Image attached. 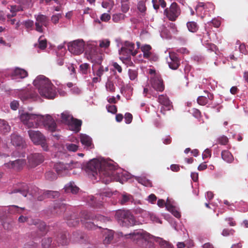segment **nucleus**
Masks as SVG:
<instances>
[{
	"label": "nucleus",
	"instance_id": "6ab92c4d",
	"mask_svg": "<svg viewBox=\"0 0 248 248\" xmlns=\"http://www.w3.org/2000/svg\"><path fill=\"white\" fill-rule=\"evenodd\" d=\"M91 220H94L93 217L91 216L88 212H83L81 213L80 221L82 224L88 229H95L96 226Z\"/></svg>",
	"mask_w": 248,
	"mask_h": 248
},
{
	"label": "nucleus",
	"instance_id": "bf43d9fd",
	"mask_svg": "<svg viewBox=\"0 0 248 248\" xmlns=\"http://www.w3.org/2000/svg\"><path fill=\"white\" fill-rule=\"evenodd\" d=\"M10 10V12L12 13V14H16V13L17 12L23 10V8L19 6L12 5L11 6Z\"/></svg>",
	"mask_w": 248,
	"mask_h": 248
},
{
	"label": "nucleus",
	"instance_id": "0eeeda50",
	"mask_svg": "<svg viewBox=\"0 0 248 248\" xmlns=\"http://www.w3.org/2000/svg\"><path fill=\"white\" fill-rule=\"evenodd\" d=\"M115 218L123 226H132L136 224L134 217L131 212L125 210H119L115 213Z\"/></svg>",
	"mask_w": 248,
	"mask_h": 248
},
{
	"label": "nucleus",
	"instance_id": "ea45409f",
	"mask_svg": "<svg viewBox=\"0 0 248 248\" xmlns=\"http://www.w3.org/2000/svg\"><path fill=\"white\" fill-rule=\"evenodd\" d=\"M65 209V204L57 202L55 203V205L54 206V211L53 212H55L57 214H60L62 212H63Z\"/></svg>",
	"mask_w": 248,
	"mask_h": 248
},
{
	"label": "nucleus",
	"instance_id": "473e14b6",
	"mask_svg": "<svg viewBox=\"0 0 248 248\" xmlns=\"http://www.w3.org/2000/svg\"><path fill=\"white\" fill-rule=\"evenodd\" d=\"M16 16V14H8L7 15V21L10 22L11 25H15V28L16 30H18L21 25L20 21L16 18H12V17Z\"/></svg>",
	"mask_w": 248,
	"mask_h": 248
},
{
	"label": "nucleus",
	"instance_id": "c85d7f7f",
	"mask_svg": "<svg viewBox=\"0 0 248 248\" xmlns=\"http://www.w3.org/2000/svg\"><path fill=\"white\" fill-rule=\"evenodd\" d=\"M11 143L15 146H21L23 145V140L22 138L16 133H14L11 135Z\"/></svg>",
	"mask_w": 248,
	"mask_h": 248
},
{
	"label": "nucleus",
	"instance_id": "aec40b11",
	"mask_svg": "<svg viewBox=\"0 0 248 248\" xmlns=\"http://www.w3.org/2000/svg\"><path fill=\"white\" fill-rule=\"evenodd\" d=\"M158 101L162 106L160 108V112L163 114H165L166 111L170 110L172 107L171 103L170 102L168 97L164 94L160 95L158 96Z\"/></svg>",
	"mask_w": 248,
	"mask_h": 248
},
{
	"label": "nucleus",
	"instance_id": "774afa93",
	"mask_svg": "<svg viewBox=\"0 0 248 248\" xmlns=\"http://www.w3.org/2000/svg\"><path fill=\"white\" fill-rule=\"evenodd\" d=\"M157 198L154 194H151L148 196L146 200L150 203L153 204L156 201Z\"/></svg>",
	"mask_w": 248,
	"mask_h": 248
},
{
	"label": "nucleus",
	"instance_id": "f704fd0d",
	"mask_svg": "<svg viewBox=\"0 0 248 248\" xmlns=\"http://www.w3.org/2000/svg\"><path fill=\"white\" fill-rule=\"evenodd\" d=\"M160 36L163 39H170L171 38L172 34L167 27L163 26L160 31Z\"/></svg>",
	"mask_w": 248,
	"mask_h": 248
},
{
	"label": "nucleus",
	"instance_id": "a211bd4d",
	"mask_svg": "<svg viewBox=\"0 0 248 248\" xmlns=\"http://www.w3.org/2000/svg\"><path fill=\"white\" fill-rule=\"evenodd\" d=\"M150 83L153 89L156 91L162 92L164 89L163 81L159 75H155L150 77Z\"/></svg>",
	"mask_w": 248,
	"mask_h": 248
},
{
	"label": "nucleus",
	"instance_id": "c9c22d12",
	"mask_svg": "<svg viewBox=\"0 0 248 248\" xmlns=\"http://www.w3.org/2000/svg\"><path fill=\"white\" fill-rule=\"evenodd\" d=\"M61 118L62 122L67 125L71 122V121L74 118L70 113L67 111L62 112L61 114Z\"/></svg>",
	"mask_w": 248,
	"mask_h": 248
},
{
	"label": "nucleus",
	"instance_id": "e2e57ef3",
	"mask_svg": "<svg viewBox=\"0 0 248 248\" xmlns=\"http://www.w3.org/2000/svg\"><path fill=\"white\" fill-rule=\"evenodd\" d=\"M207 99L206 97L201 96L197 98V102L201 105H205L207 102Z\"/></svg>",
	"mask_w": 248,
	"mask_h": 248
},
{
	"label": "nucleus",
	"instance_id": "de8ad7c7",
	"mask_svg": "<svg viewBox=\"0 0 248 248\" xmlns=\"http://www.w3.org/2000/svg\"><path fill=\"white\" fill-rule=\"evenodd\" d=\"M67 223L69 226H76L79 223V219L75 216H73L70 218L67 219Z\"/></svg>",
	"mask_w": 248,
	"mask_h": 248
},
{
	"label": "nucleus",
	"instance_id": "dca6fc26",
	"mask_svg": "<svg viewBox=\"0 0 248 248\" xmlns=\"http://www.w3.org/2000/svg\"><path fill=\"white\" fill-rule=\"evenodd\" d=\"M167 17L171 21H175L180 15V9L175 2L172 3L169 9H166L165 10Z\"/></svg>",
	"mask_w": 248,
	"mask_h": 248
},
{
	"label": "nucleus",
	"instance_id": "393cba45",
	"mask_svg": "<svg viewBox=\"0 0 248 248\" xmlns=\"http://www.w3.org/2000/svg\"><path fill=\"white\" fill-rule=\"evenodd\" d=\"M80 140L82 144L87 149H91L93 148L92 139L88 135L84 134L80 135Z\"/></svg>",
	"mask_w": 248,
	"mask_h": 248
},
{
	"label": "nucleus",
	"instance_id": "338daca9",
	"mask_svg": "<svg viewBox=\"0 0 248 248\" xmlns=\"http://www.w3.org/2000/svg\"><path fill=\"white\" fill-rule=\"evenodd\" d=\"M190 112L196 118H199L201 117V112L198 109L193 108L190 110Z\"/></svg>",
	"mask_w": 248,
	"mask_h": 248
},
{
	"label": "nucleus",
	"instance_id": "5fc2aeb1",
	"mask_svg": "<svg viewBox=\"0 0 248 248\" xmlns=\"http://www.w3.org/2000/svg\"><path fill=\"white\" fill-rule=\"evenodd\" d=\"M138 8L141 12H144L146 11V8L144 0H141L139 1L138 4Z\"/></svg>",
	"mask_w": 248,
	"mask_h": 248
},
{
	"label": "nucleus",
	"instance_id": "603ef678",
	"mask_svg": "<svg viewBox=\"0 0 248 248\" xmlns=\"http://www.w3.org/2000/svg\"><path fill=\"white\" fill-rule=\"evenodd\" d=\"M90 68V65L87 63H84L80 65V70L83 74H87Z\"/></svg>",
	"mask_w": 248,
	"mask_h": 248
},
{
	"label": "nucleus",
	"instance_id": "6e6d98bb",
	"mask_svg": "<svg viewBox=\"0 0 248 248\" xmlns=\"http://www.w3.org/2000/svg\"><path fill=\"white\" fill-rule=\"evenodd\" d=\"M106 88L108 91L113 92L115 91L114 84L111 81L108 80L106 84Z\"/></svg>",
	"mask_w": 248,
	"mask_h": 248
},
{
	"label": "nucleus",
	"instance_id": "09e8293b",
	"mask_svg": "<svg viewBox=\"0 0 248 248\" xmlns=\"http://www.w3.org/2000/svg\"><path fill=\"white\" fill-rule=\"evenodd\" d=\"M114 5L113 1L111 0H104L102 2V6L104 8L108 9V12L112 9Z\"/></svg>",
	"mask_w": 248,
	"mask_h": 248
},
{
	"label": "nucleus",
	"instance_id": "79ce46f5",
	"mask_svg": "<svg viewBox=\"0 0 248 248\" xmlns=\"http://www.w3.org/2000/svg\"><path fill=\"white\" fill-rule=\"evenodd\" d=\"M188 31L192 32H196L198 30L197 23L194 21L188 22L186 24Z\"/></svg>",
	"mask_w": 248,
	"mask_h": 248
},
{
	"label": "nucleus",
	"instance_id": "c03bdc74",
	"mask_svg": "<svg viewBox=\"0 0 248 248\" xmlns=\"http://www.w3.org/2000/svg\"><path fill=\"white\" fill-rule=\"evenodd\" d=\"M146 216L149 217L150 220L154 223H162L161 220L159 219V218L154 213L149 212L146 215Z\"/></svg>",
	"mask_w": 248,
	"mask_h": 248
},
{
	"label": "nucleus",
	"instance_id": "4c0bfd02",
	"mask_svg": "<svg viewBox=\"0 0 248 248\" xmlns=\"http://www.w3.org/2000/svg\"><path fill=\"white\" fill-rule=\"evenodd\" d=\"M202 83L206 84L208 89H215L217 86V82L212 78L203 79Z\"/></svg>",
	"mask_w": 248,
	"mask_h": 248
},
{
	"label": "nucleus",
	"instance_id": "ddd939ff",
	"mask_svg": "<svg viewBox=\"0 0 248 248\" xmlns=\"http://www.w3.org/2000/svg\"><path fill=\"white\" fill-rule=\"evenodd\" d=\"M85 46V42L82 39H77L68 44V49L72 54L78 55L83 53Z\"/></svg>",
	"mask_w": 248,
	"mask_h": 248
},
{
	"label": "nucleus",
	"instance_id": "412c9836",
	"mask_svg": "<svg viewBox=\"0 0 248 248\" xmlns=\"http://www.w3.org/2000/svg\"><path fill=\"white\" fill-rule=\"evenodd\" d=\"M28 159L29 166L34 168L43 162L44 156L41 154L34 153L29 155Z\"/></svg>",
	"mask_w": 248,
	"mask_h": 248
},
{
	"label": "nucleus",
	"instance_id": "b1692460",
	"mask_svg": "<svg viewBox=\"0 0 248 248\" xmlns=\"http://www.w3.org/2000/svg\"><path fill=\"white\" fill-rule=\"evenodd\" d=\"M38 194H41V196H37L35 194L34 196L37 198L38 201H42L45 198H55L59 196V193L57 191H46L38 190Z\"/></svg>",
	"mask_w": 248,
	"mask_h": 248
},
{
	"label": "nucleus",
	"instance_id": "a19ab883",
	"mask_svg": "<svg viewBox=\"0 0 248 248\" xmlns=\"http://www.w3.org/2000/svg\"><path fill=\"white\" fill-rule=\"evenodd\" d=\"M86 200L89 204L93 207H99L102 205L101 202H96L95 201L94 198L93 196H88Z\"/></svg>",
	"mask_w": 248,
	"mask_h": 248
},
{
	"label": "nucleus",
	"instance_id": "13d9d810",
	"mask_svg": "<svg viewBox=\"0 0 248 248\" xmlns=\"http://www.w3.org/2000/svg\"><path fill=\"white\" fill-rule=\"evenodd\" d=\"M52 242L50 238H44L42 240V246L43 248H48Z\"/></svg>",
	"mask_w": 248,
	"mask_h": 248
},
{
	"label": "nucleus",
	"instance_id": "a18cd8bd",
	"mask_svg": "<svg viewBox=\"0 0 248 248\" xmlns=\"http://www.w3.org/2000/svg\"><path fill=\"white\" fill-rule=\"evenodd\" d=\"M137 180L139 182V183L142 184V185L148 186L151 187L152 186V183L151 182L146 178L144 177H137Z\"/></svg>",
	"mask_w": 248,
	"mask_h": 248
},
{
	"label": "nucleus",
	"instance_id": "39448f33",
	"mask_svg": "<svg viewBox=\"0 0 248 248\" xmlns=\"http://www.w3.org/2000/svg\"><path fill=\"white\" fill-rule=\"evenodd\" d=\"M97 43L95 41H89L86 44L85 57L93 64H101L103 60L102 54L97 47Z\"/></svg>",
	"mask_w": 248,
	"mask_h": 248
},
{
	"label": "nucleus",
	"instance_id": "49530a36",
	"mask_svg": "<svg viewBox=\"0 0 248 248\" xmlns=\"http://www.w3.org/2000/svg\"><path fill=\"white\" fill-rule=\"evenodd\" d=\"M99 46L104 49L108 48L110 46V41L108 39H105L99 41Z\"/></svg>",
	"mask_w": 248,
	"mask_h": 248
},
{
	"label": "nucleus",
	"instance_id": "1a4fd4ad",
	"mask_svg": "<svg viewBox=\"0 0 248 248\" xmlns=\"http://www.w3.org/2000/svg\"><path fill=\"white\" fill-rule=\"evenodd\" d=\"M164 205H165L167 210L170 212L174 217L178 218L181 217L179 208L176 206V203L173 200L168 198L166 202L163 200H158L157 205L159 207H163Z\"/></svg>",
	"mask_w": 248,
	"mask_h": 248
},
{
	"label": "nucleus",
	"instance_id": "5701e85b",
	"mask_svg": "<svg viewBox=\"0 0 248 248\" xmlns=\"http://www.w3.org/2000/svg\"><path fill=\"white\" fill-rule=\"evenodd\" d=\"M166 60L169 67L173 70L176 69L180 64V61L174 53L170 52L169 56L166 58Z\"/></svg>",
	"mask_w": 248,
	"mask_h": 248
},
{
	"label": "nucleus",
	"instance_id": "423d86ee",
	"mask_svg": "<svg viewBox=\"0 0 248 248\" xmlns=\"http://www.w3.org/2000/svg\"><path fill=\"white\" fill-rule=\"evenodd\" d=\"M115 41L117 46L121 48L119 49V52L120 55H126L127 56L132 55L135 56L137 53V49L140 46V43L137 42V48H135V44L129 41L122 42L120 39H116Z\"/></svg>",
	"mask_w": 248,
	"mask_h": 248
},
{
	"label": "nucleus",
	"instance_id": "69168bd1",
	"mask_svg": "<svg viewBox=\"0 0 248 248\" xmlns=\"http://www.w3.org/2000/svg\"><path fill=\"white\" fill-rule=\"evenodd\" d=\"M19 106V102L17 100H13L10 103V108L14 110H17Z\"/></svg>",
	"mask_w": 248,
	"mask_h": 248
},
{
	"label": "nucleus",
	"instance_id": "f257e3e1",
	"mask_svg": "<svg viewBox=\"0 0 248 248\" xmlns=\"http://www.w3.org/2000/svg\"><path fill=\"white\" fill-rule=\"evenodd\" d=\"M87 168L92 173V179L101 181L106 184L113 180L123 183L130 178V174L122 169L118 168L113 161L102 157L91 160L87 163Z\"/></svg>",
	"mask_w": 248,
	"mask_h": 248
},
{
	"label": "nucleus",
	"instance_id": "20e7f679",
	"mask_svg": "<svg viewBox=\"0 0 248 248\" xmlns=\"http://www.w3.org/2000/svg\"><path fill=\"white\" fill-rule=\"evenodd\" d=\"M33 84L43 97L53 99L57 95L56 87L48 78L44 75L37 76L33 81Z\"/></svg>",
	"mask_w": 248,
	"mask_h": 248
},
{
	"label": "nucleus",
	"instance_id": "2eb2a0df",
	"mask_svg": "<svg viewBox=\"0 0 248 248\" xmlns=\"http://www.w3.org/2000/svg\"><path fill=\"white\" fill-rule=\"evenodd\" d=\"M21 100L24 101H34L39 98L38 94L31 88L22 90L19 94Z\"/></svg>",
	"mask_w": 248,
	"mask_h": 248
},
{
	"label": "nucleus",
	"instance_id": "7c9ffc66",
	"mask_svg": "<svg viewBox=\"0 0 248 248\" xmlns=\"http://www.w3.org/2000/svg\"><path fill=\"white\" fill-rule=\"evenodd\" d=\"M221 158L228 163H232L234 160L232 154L228 150H223L221 152Z\"/></svg>",
	"mask_w": 248,
	"mask_h": 248
},
{
	"label": "nucleus",
	"instance_id": "6e6552de",
	"mask_svg": "<svg viewBox=\"0 0 248 248\" xmlns=\"http://www.w3.org/2000/svg\"><path fill=\"white\" fill-rule=\"evenodd\" d=\"M28 134L31 140L36 145H40L45 151H48V146L46 137L39 131L30 130Z\"/></svg>",
	"mask_w": 248,
	"mask_h": 248
},
{
	"label": "nucleus",
	"instance_id": "4d7b16f0",
	"mask_svg": "<svg viewBox=\"0 0 248 248\" xmlns=\"http://www.w3.org/2000/svg\"><path fill=\"white\" fill-rule=\"evenodd\" d=\"M172 34H175L177 32V27L173 23H170L167 27Z\"/></svg>",
	"mask_w": 248,
	"mask_h": 248
},
{
	"label": "nucleus",
	"instance_id": "c756f323",
	"mask_svg": "<svg viewBox=\"0 0 248 248\" xmlns=\"http://www.w3.org/2000/svg\"><path fill=\"white\" fill-rule=\"evenodd\" d=\"M121 93L125 96L126 99H130L133 93V88L130 84H126L124 86L121 90Z\"/></svg>",
	"mask_w": 248,
	"mask_h": 248
},
{
	"label": "nucleus",
	"instance_id": "72a5a7b5",
	"mask_svg": "<svg viewBox=\"0 0 248 248\" xmlns=\"http://www.w3.org/2000/svg\"><path fill=\"white\" fill-rule=\"evenodd\" d=\"M7 208H8V213L11 214H22L25 210L24 208H21L14 205L9 206L7 207Z\"/></svg>",
	"mask_w": 248,
	"mask_h": 248
},
{
	"label": "nucleus",
	"instance_id": "58836bf2",
	"mask_svg": "<svg viewBox=\"0 0 248 248\" xmlns=\"http://www.w3.org/2000/svg\"><path fill=\"white\" fill-rule=\"evenodd\" d=\"M151 47L150 45H145L141 47V50L143 52V57L146 59H149L151 54Z\"/></svg>",
	"mask_w": 248,
	"mask_h": 248
},
{
	"label": "nucleus",
	"instance_id": "bb28decb",
	"mask_svg": "<svg viewBox=\"0 0 248 248\" xmlns=\"http://www.w3.org/2000/svg\"><path fill=\"white\" fill-rule=\"evenodd\" d=\"M64 189L66 193H71L74 194L77 193L79 189L73 182H70L66 184Z\"/></svg>",
	"mask_w": 248,
	"mask_h": 248
},
{
	"label": "nucleus",
	"instance_id": "e433bc0d",
	"mask_svg": "<svg viewBox=\"0 0 248 248\" xmlns=\"http://www.w3.org/2000/svg\"><path fill=\"white\" fill-rule=\"evenodd\" d=\"M10 126L7 122L3 120L0 119V131L1 133L3 134L8 133L10 131Z\"/></svg>",
	"mask_w": 248,
	"mask_h": 248
},
{
	"label": "nucleus",
	"instance_id": "7ed1b4c3",
	"mask_svg": "<svg viewBox=\"0 0 248 248\" xmlns=\"http://www.w3.org/2000/svg\"><path fill=\"white\" fill-rule=\"evenodd\" d=\"M20 119L29 128H37L43 126L46 130L53 132L57 129L55 122L51 116L42 115L19 111Z\"/></svg>",
	"mask_w": 248,
	"mask_h": 248
},
{
	"label": "nucleus",
	"instance_id": "0e129e2a",
	"mask_svg": "<svg viewBox=\"0 0 248 248\" xmlns=\"http://www.w3.org/2000/svg\"><path fill=\"white\" fill-rule=\"evenodd\" d=\"M106 108L108 112H110L112 114H115L117 112V108L115 105H107Z\"/></svg>",
	"mask_w": 248,
	"mask_h": 248
},
{
	"label": "nucleus",
	"instance_id": "cd10ccee",
	"mask_svg": "<svg viewBox=\"0 0 248 248\" xmlns=\"http://www.w3.org/2000/svg\"><path fill=\"white\" fill-rule=\"evenodd\" d=\"M133 200V196L125 192L121 194V196L119 199L120 203L122 204H127L129 202H132Z\"/></svg>",
	"mask_w": 248,
	"mask_h": 248
},
{
	"label": "nucleus",
	"instance_id": "4468645a",
	"mask_svg": "<svg viewBox=\"0 0 248 248\" xmlns=\"http://www.w3.org/2000/svg\"><path fill=\"white\" fill-rule=\"evenodd\" d=\"M214 9V5L210 2H199L195 8L197 14L202 18L207 14H210Z\"/></svg>",
	"mask_w": 248,
	"mask_h": 248
},
{
	"label": "nucleus",
	"instance_id": "8fccbe9b",
	"mask_svg": "<svg viewBox=\"0 0 248 248\" xmlns=\"http://www.w3.org/2000/svg\"><path fill=\"white\" fill-rule=\"evenodd\" d=\"M46 178L49 181H53L57 178V175L52 171L48 170L45 174Z\"/></svg>",
	"mask_w": 248,
	"mask_h": 248
},
{
	"label": "nucleus",
	"instance_id": "f8f14e48",
	"mask_svg": "<svg viewBox=\"0 0 248 248\" xmlns=\"http://www.w3.org/2000/svg\"><path fill=\"white\" fill-rule=\"evenodd\" d=\"M108 67H104L101 64H93L92 71L93 77L92 80V85L93 86L94 84L100 82L101 81V77L105 72H108Z\"/></svg>",
	"mask_w": 248,
	"mask_h": 248
},
{
	"label": "nucleus",
	"instance_id": "37998d69",
	"mask_svg": "<svg viewBox=\"0 0 248 248\" xmlns=\"http://www.w3.org/2000/svg\"><path fill=\"white\" fill-rule=\"evenodd\" d=\"M125 15L122 13H116L112 15V20L115 23H118L124 20Z\"/></svg>",
	"mask_w": 248,
	"mask_h": 248
},
{
	"label": "nucleus",
	"instance_id": "864d4df0",
	"mask_svg": "<svg viewBox=\"0 0 248 248\" xmlns=\"http://www.w3.org/2000/svg\"><path fill=\"white\" fill-rule=\"evenodd\" d=\"M128 75L130 79L134 80L137 78L138 76L137 71L136 70L129 69Z\"/></svg>",
	"mask_w": 248,
	"mask_h": 248
},
{
	"label": "nucleus",
	"instance_id": "680f3d73",
	"mask_svg": "<svg viewBox=\"0 0 248 248\" xmlns=\"http://www.w3.org/2000/svg\"><path fill=\"white\" fill-rule=\"evenodd\" d=\"M143 94L144 96H147L148 94H150L153 96H156V94L151 89H149L147 87H145L144 88L143 90Z\"/></svg>",
	"mask_w": 248,
	"mask_h": 248
},
{
	"label": "nucleus",
	"instance_id": "9d476101",
	"mask_svg": "<svg viewBox=\"0 0 248 248\" xmlns=\"http://www.w3.org/2000/svg\"><path fill=\"white\" fill-rule=\"evenodd\" d=\"M6 74L16 81H20L28 76V72L26 70L18 67L7 69Z\"/></svg>",
	"mask_w": 248,
	"mask_h": 248
},
{
	"label": "nucleus",
	"instance_id": "a878e982",
	"mask_svg": "<svg viewBox=\"0 0 248 248\" xmlns=\"http://www.w3.org/2000/svg\"><path fill=\"white\" fill-rule=\"evenodd\" d=\"M104 244L110 243L114 236V232L111 230L105 229L103 232Z\"/></svg>",
	"mask_w": 248,
	"mask_h": 248
},
{
	"label": "nucleus",
	"instance_id": "2f4dec72",
	"mask_svg": "<svg viewBox=\"0 0 248 248\" xmlns=\"http://www.w3.org/2000/svg\"><path fill=\"white\" fill-rule=\"evenodd\" d=\"M81 125V121L73 118L71 122L68 124L69 128L73 131L78 132L79 130Z\"/></svg>",
	"mask_w": 248,
	"mask_h": 248
},
{
	"label": "nucleus",
	"instance_id": "3c124183",
	"mask_svg": "<svg viewBox=\"0 0 248 248\" xmlns=\"http://www.w3.org/2000/svg\"><path fill=\"white\" fill-rule=\"evenodd\" d=\"M66 148L69 152H76L78 148V146L76 144L71 143H67L65 145Z\"/></svg>",
	"mask_w": 248,
	"mask_h": 248
},
{
	"label": "nucleus",
	"instance_id": "4be33fe9",
	"mask_svg": "<svg viewBox=\"0 0 248 248\" xmlns=\"http://www.w3.org/2000/svg\"><path fill=\"white\" fill-rule=\"evenodd\" d=\"M26 164V161L23 159H18L13 161L5 163L4 166L9 169H13L15 170H19L22 169Z\"/></svg>",
	"mask_w": 248,
	"mask_h": 248
},
{
	"label": "nucleus",
	"instance_id": "052dcab7",
	"mask_svg": "<svg viewBox=\"0 0 248 248\" xmlns=\"http://www.w3.org/2000/svg\"><path fill=\"white\" fill-rule=\"evenodd\" d=\"M38 41H39L38 47L41 49H45L46 46V40L42 39V37H41L39 39Z\"/></svg>",
	"mask_w": 248,
	"mask_h": 248
},
{
	"label": "nucleus",
	"instance_id": "9b49d317",
	"mask_svg": "<svg viewBox=\"0 0 248 248\" xmlns=\"http://www.w3.org/2000/svg\"><path fill=\"white\" fill-rule=\"evenodd\" d=\"M80 164L78 162L71 161L69 163L58 162L54 165V168L59 175H64L67 172L74 168L79 167Z\"/></svg>",
	"mask_w": 248,
	"mask_h": 248
},
{
	"label": "nucleus",
	"instance_id": "f3484780",
	"mask_svg": "<svg viewBox=\"0 0 248 248\" xmlns=\"http://www.w3.org/2000/svg\"><path fill=\"white\" fill-rule=\"evenodd\" d=\"M35 17L36 19L35 30L38 32H42L44 27H46L48 25V19L46 16L42 14L35 15Z\"/></svg>",
	"mask_w": 248,
	"mask_h": 248
},
{
	"label": "nucleus",
	"instance_id": "f03ea898",
	"mask_svg": "<svg viewBox=\"0 0 248 248\" xmlns=\"http://www.w3.org/2000/svg\"><path fill=\"white\" fill-rule=\"evenodd\" d=\"M115 236L124 237L126 239L131 238L136 241L142 248H154V241L157 242L161 248H173L171 245L161 238L155 237L143 230H136L133 232L124 236L122 232H118L115 233Z\"/></svg>",
	"mask_w": 248,
	"mask_h": 248
}]
</instances>
